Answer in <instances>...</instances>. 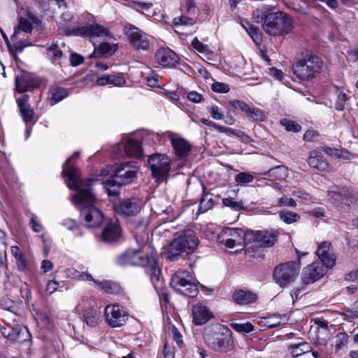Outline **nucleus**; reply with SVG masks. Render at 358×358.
Listing matches in <instances>:
<instances>
[{
    "mask_svg": "<svg viewBox=\"0 0 358 358\" xmlns=\"http://www.w3.org/2000/svg\"><path fill=\"white\" fill-rule=\"evenodd\" d=\"M213 92L219 93H227L229 91V85L227 83L215 82L211 85Z\"/></svg>",
    "mask_w": 358,
    "mask_h": 358,
    "instance_id": "55",
    "label": "nucleus"
},
{
    "mask_svg": "<svg viewBox=\"0 0 358 358\" xmlns=\"http://www.w3.org/2000/svg\"><path fill=\"white\" fill-rule=\"evenodd\" d=\"M278 233L276 230L250 231H248L245 239L252 243H257L260 246L271 247L276 242Z\"/></svg>",
    "mask_w": 358,
    "mask_h": 358,
    "instance_id": "15",
    "label": "nucleus"
},
{
    "mask_svg": "<svg viewBox=\"0 0 358 358\" xmlns=\"http://www.w3.org/2000/svg\"><path fill=\"white\" fill-rule=\"evenodd\" d=\"M29 96L23 94L16 99V103L23 122L26 124L33 121L34 110L29 103Z\"/></svg>",
    "mask_w": 358,
    "mask_h": 358,
    "instance_id": "25",
    "label": "nucleus"
},
{
    "mask_svg": "<svg viewBox=\"0 0 358 358\" xmlns=\"http://www.w3.org/2000/svg\"><path fill=\"white\" fill-rule=\"evenodd\" d=\"M171 287L178 293L187 297H194L199 289L191 273L187 270H178L172 275Z\"/></svg>",
    "mask_w": 358,
    "mask_h": 358,
    "instance_id": "9",
    "label": "nucleus"
},
{
    "mask_svg": "<svg viewBox=\"0 0 358 358\" xmlns=\"http://www.w3.org/2000/svg\"><path fill=\"white\" fill-rule=\"evenodd\" d=\"M187 98L194 103H200L202 101V95L195 91L190 92L187 95Z\"/></svg>",
    "mask_w": 358,
    "mask_h": 358,
    "instance_id": "63",
    "label": "nucleus"
},
{
    "mask_svg": "<svg viewBox=\"0 0 358 358\" xmlns=\"http://www.w3.org/2000/svg\"><path fill=\"white\" fill-rule=\"evenodd\" d=\"M281 323V317L279 315H273L262 317L259 321L261 328L271 329L279 326Z\"/></svg>",
    "mask_w": 358,
    "mask_h": 358,
    "instance_id": "34",
    "label": "nucleus"
},
{
    "mask_svg": "<svg viewBox=\"0 0 358 358\" xmlns=\"http://www.w3.org/2000/svg\"><path fill=\"white\" fill-rule=\"evenodd\" d=\"M15 90L20 94L31 92L38 88L41 84L40 80L33 73L21 71L15 76Z\"/></svg>",
    "mask_w": 358,
    "mask_h": 358,
    "instance_id": "16",
    "label": "nucleus"
},
{
    "mask_svg": "<svg viewBox=\"0 0 358 358\" xmlns=\"http://www.w3.org/2000/svg\"><path fill=\"white\" fill-rule=\"evenodd\" d=\"M67 96L66 90L58 86H51L48 92V100L51 105H54L62 100H63Z\"/></svg>",
    "mask_w": 358,
    "mask_h": 358,
    "instance_id": "31",
    "label": "nucleus"
},
{
    "mask_svg": "<svg viewBox=\"0 0 358 358\" xmlns=\"http://www.w3.org/2000/svg\"><path fill=\"white\" fill-rule=\"evenodd\" d=\"M231 327L236 331L243 334H248L254 330L253 325L250 322L243 324L233 323Z\"/></svg>",
    "mask_w": 358,
    "mask_h": 358,
    "instance_id": "44",
    "label": "nucleus"
},
{
    "mask_svg": "<svg viewBox=\"0 0 358 358\" xmlns=\"http://www.w3.org/2000/svg\"><path fill=\"white\" fill-rule=\"evenodd\" d=\"M193 322L196 325L206 324L212 317L210 310L201 303H196L192 307Z\"/></svg>",
    "mask_w": 358,
    "mask_h": 358,
    "instance_id": "27",
    "label": "nucleus"
},
{
    "mask_svg": "<svg viewBox=\"0 0 358 358\" xmlns=\"http://www.w3.org/2000/svg\"><path fill=\"white\" fill-rule=\"evenodd\" d=\"M229 104L231 106L234 108L235 109L240 110L246 113L247 110H249V105L245 102L241 101L234 99L229 101Z\"/></svg>",
    "mask_w": 358,
    "mask_h": 358,
    "instance_id": "56",
    "label": "nucleus"
},
{
    "mask_svg": "<svg viewBox=\"0 0 358 358\" xmlns=\"http://www.w3.org/2000/svg\"><path fill=\"white\" fill-rule=\"evenodd\" d=\"M300 268L299 265L289 262L278 265L273 273L274 281L281 287L291 285L298 276Z\"/></svg>",
    "mask_w": 358,
    "mask_h": 358,
    "instance_id": "10",
    "label": "nucleus"
},
{
    "mask_svg": "<svg viewBox=\"0 0 358 358\" xmlns=\"http://www.w3.org/2000/svg\"><path fill=\"white\" fill-rule=\"evenodd\" d=\"M16 265L19 271H23L27 267V260L23 255L15 258Z\"/></svg>",
    "mask_w": 358,
    "mask_h": 358,
    "instance_id": "62",
    "label": "nucleus"
},
{
    "mask_svg": "<svg viewBox=\"0 0 358 358\" xmlns=\"http://www.w3.org/2000/svg\"><path fill=\"white\" fill-rule=\"evenodd\" d=\"M321 262H315L306 266L303 272L302 280L306 285L314 282L325 274L327 267Z\"/></svg>",
    "mask_w": 358,
    "mask_h": 358,
    "instance_id": "19",
    "label": "nucleus"
},
{
    "mask_svg": "<svg viewBox=\"0 0 358 358\" xmlns=\"http://www.w3.org/2000/svg\"><path fill=\"white\" fill-rule=\"evenodd\" d=\"M343 315L347 320H352L358 317V310L346 308L343 310Z\"/></svg>",
    "mask_w": 358,
    "mask_h": 358,
    "instance_id": "60",
    "label": "nucleus"
},
{
    "mask_svg": "<svg viewBox=\"0 0 358 358\" xmlns=\"http://www.w3.org/2000/svg\"><path fill=\"white\" fill-rule=\"evenodd\" d=\"M125 83V78L122 73L110 74V85L120 87L124 85Z\"/></svg>",
    "mask_w": 358,
    "mask_h": 358,
    "instance_id": "52",
    "label": "nucleus"
},
{
    "mask_svg": "<svg viewBox=\"0 0 358 358\" xmlns=\"http://www.w3.org/2000/svg\"><path fill=\"white\" fill-rule=\"evenodd\" d=\"M76 36H87L94 45V52L90 55V58L95 57H108L113 55L117 50V44L110 43L108 42H102L99 45H96L95 39L96 38H104L110 36V31L105 27L98 24H91L85 27L78 28L73 31Z\"/></svg>",
    "mask_w": 358,
    "mask_h": 358,
    "instance_id": "3",
    "label": "nucleus"
},
{
    "mask_svg": "<svg viewBox=\"0 0 358 358\" xmlns=\"http://www.w3.org/2000/svg\"><path fill=\"white\" fill-rule=\"evenodd\" d=\"M245 113L255 122H262L265 118L263 110L257 108L250 107V106L249 110H247Z\"/></svg>",
    "mask_w": 358,
    "mask_h": 358,
    "instance_id": "40",
    "label": "nucleus"
},
{
    "mask_svg": "<svg viewBox=\"0 0 358 358\" xmlns=\"http://www.w3.org/2000/svg\"><path fill=\"white\" fill-rule=\"evenodd\" d=\"M248 231L244 232L241 229L226 228L222 230V236L231 239H236L238 241L243 243L245 245H248L249 241H246L245 237Z\"/></svg>",
    "mask_w": 358,
    "mask_h": 358,
    "instance_id": "30",
    "label": "nucleus"
},
{
    "mask_svg": "<svg viewBox=\"0 0 358 358\" xmlns=\"http://www.w3.org/2000/svg\"><path fill=\"white\" fill-rule=\"evenodd\" d=\"M307 162L311 167L320 171H328L331 168L330 164L318 150H313L310 152Z\"/></svg>",
    "mask_w": 358,
    "mask_h": 358,
    "instance_id": "29",
    "label": "nucleus"
},
{
    "mask_svg": "<svg viewBox=\"0 0 358 358\" xmlns=\"http://www.w3.org/2000/svg\"><path fill=\"white\" fill-rule=\"evenodd\" d=\"M276 205L278 206H288L294 208L296 206V203L293 199L289 198L286 195H283L278 200Z\"/></svg>",
    "mask_w": 358,
    "mask_h": 358,
    "instance_id": "54",
    "label": "nucleus"
},
{
    "mask_svg": "<svg viewBox=\"0 0 358 358\" xmlns=\"http://www.w3.org/2000/svg\"><path fill=\"white\" fill-rule=\"evenodd\" d=\"M116 263L120 266H138L145 267L146 273L155 289L160 288L163 282L161 280V271L157 262L156 255L153 251L149 255H143L142 251L127 249L116 258Z\"/></svg>",
    "mask_w": 358,
    "mask_h": 358,
    "instance_id": "2",
    "label": "nucleus"
},
{
    "mask_svg": "<svg viewBox=\"0 0 358 358\" xmlns=\"http://www.w3.org/2000/svg\"><path fill=\"white\" fill-rule=\"evenodd\" d=\"M222 242L224 243V245L229 248H233L236 245H241L243 243L238 241L236 239H231L227 237H223Z\"/></svg>",
    "mask_w": 358,
    "mask_h": 358,
    "instance_id": "59",
    "label": "nucleus"
},
{
    "mask_svg": "<svg viewBox=\"0 0 358 358\" xmlns=\"http://www.w3.org/2000/svg\"><path fill=\"white\" fill-rule=\"evenodd\" d=\"M173 24L177 26H192L195 23L194 19L184 15H180L173 18Z\"/></svg>",
    "mask_w": 358,
    "mask_h": 358,
    "instance_id": "41",
    "label": "nucleus"
},
{
    "mask_svg": "<svg viewBox=\"0 0 358 358\" xmlns=\"http://www.w3.org/2000/svg\"><path fill=\"white\" fill-rule=\"evenodd\" d=\"M212 207V198H208V196L206 195L201 199L198 210L200 213H203L208 210L210 209Z\"/></svg>",
    "mask_w": 358,
    "mask_h": 358,
    "instance_id": "48",
    "label": "nucleus"
},
{
    "mask_svg": "<svg viewBox=\"0 0 358 358\" xmlns=\"http://www.w3.org/2000/svg\"><path fill=\"white\" fill-rule=\"evenodd\" d=\"M129 6L138 12L144 13L145 11H148L152 8V3L150 2L132 1L130 2Z\"/></svg>",
    "mask_w": 358,
    "mask_h": 358,
    "instance_id": "42",
    "label": "nucleus"
},
{
    "mask_svg": "<svg viewBox=\"0 0 358 358\" xmlns=\"http://www.w3.org/2000/svg\"><path fill=\"white\" fill-rule=\"evenodd\" d=\"M76 152L71 157L67 159L63 164V175L66 178V182L69 189L76 191L71 201L78 209L80 210L88 227H99L103 221L102 212L94 204L96 196L92 188V179L81 180L80 171L75 167L67 169L70 160L78 156Z\"/></svg>",
    "mask_w": 358,
    "mask_h": 358,
    "instance_id": "1",
    "label": "nucleus"
},
{
    "mask_svg": "<svg viewBox=\"0 0 358 358\" xmlns=\"http://www.w3.org/2000/svg\"><path fill=\"white\" fill-rule=\"evenodd\" d=\"M316 253L325 267L331 268L335 265L336 257L330 243L324 241L320 243Z\"/></svg>",
    "mask_w": 358,
    "mask_h": 358,
    "instance_id": "24",
    "label": "nucleus"
},
{
    "mask_svg": "<svg viewBox=\"0 0 358 358\" xmlns=\"http://www.w3.org/2000/svg\"><path fill=\"white\" fill-rule=\"evenodd\" d=\"M139 166L135 162L120 164L110 178L102 182L108 196H116L123 185L130 184L136 178Z\"/></svg>",
    "mask_w": 358,
    "mask_h": 358,
    "instance_id": "4",
    "label": "nucleus"
},
{
    "mask_svg": "<svg viewBox=\"0 0 358 358\" xmlns=\"http://www.w3.org/2000/svg\"><path fill=\"white\" fill-rule=\"evenodd\" d=\"M91 306V303H89ZM83 311V317L85 322L90 327H95L99 320L100 311L97 308L90 306Z\"/></svg>",
    "mask_w": 358,
    "mask_h": 358,
    "instance_id": "32",
    "label": "nucleus"
},
{
    "mask_svg": "<svg viewBox=\"0 0 358 358\" xmlns=\"http://www.w3.org/2000/svg\"><path fill=\"white\" fill-rule=\"evenodd\" d=\"M233 299L239 304H246L254 301L256 296L255 294L251 292L238 290L234 293Z\"/></svg>",
    "mask_w": 358,
    "mask_h": 358,
    "instance_id": "33",
    "label": "nucleus"
},
{
    "mask_svg": "<svg viewBox=\"0 0 358 358\" xmlns=\"http://www.w3.org/2000/svg\"><path fill=\"white\" fill-rule=\"evenodd\" d=\"M138 230V232L135 233L134 238L136 239V243L139 247L137 250H140V251H141V249L147 243V241L148 240V234L147 232H145L144 227H140Z\"/></svg>",
    "mask_w": 358,
    "mask_h": 358,
    "instance_id": "39",
    "label": "nucleus"
},
{
    "mask_svg": "<svg viewBox=\"0 0 358 358\" xmlns=\"http://www.w3.org/2000/svg\"><path fill=\"white\" fill-rule=\"evenodd\" d=\"M328 196L335 206H349L352 202V192L345 187L332 186L328 191Z\"/></svg>",
    "mask_w": 358,
    "mask_h": 358,
    "instance_id": "18",
    "label": "nucleus"
},
{
    "mask_svg": "<svg viewBox=\"0 0 358 358\" xmlns=\"http://www.w3.org/2000/svg\"><path fill=\"white\" fill-rule=\"evenodd\" d=\"M348 336L345 332L338 333L336 336L335 348L339 350L342 347L348 343Z\"/></svg>",
    "mask_w": 358,
    "mask_h": 358,
    "instance_id": "49",
    "label": "nucleus"
},
{
    "mask_svg": "<svg viewBox=\"0 0 358 358\" xmlns=\"http://www.w3.org/2000/svg\"><path fill=\"white\" fill-rule=\"evenodd\" d=\"M124 33L134 50H146L150 47V39L148 35L138 27L127 24L124 27Z\"/></svg>",
    "mask_w": 358,
    "mask_h": 358,
    "instance_id": "14",
    "label": "nucleus"
},
{
    "mask_svg": "<svg viewBox=\"0 0 358 358\" xmlns=\"http://www.w3.org/2000/svg\"><path fill=\"white\" fill-rule=\"evenodd\" d=\"M192 46L196 51L201 53H208L212 52L210 50V48L208 45L202 43L201 41L198 40L197 38H194L192 41Z\"/></svg>",
    "mask_w": 358,
    "mask_h": 358,
    "instance_id": "50",
    "label": "nucleus"
},
{
    "mask_svg": "<svg viewBox=\"0 0 358 358\" xmlns=\"http://www.w3.org/2000/svg\"><path fill=\"white\" fill-rule=\"evenodd\" d=\"M231 331L227 327L215 324L207 327L203 333V338L209 348L220 352L232 350L234 342Z\"/></svg>",
    "mask_w": 358,
    "mask_h": 358,
    "instance_id": "5",
    "label": "nucleus"
},
{
    "mask_svg": "<svg viewBox=\"0 0 358 358\" xmlns=\"http://www.w3.org/2000/svg\"><path fill=\"white\" fill-rule=\"evenodd\" d=\"M322 64L318 56L306 52L302 54V59L293 64L292 71L300 80H308L321 71Z\"/></svg>",
    "mask_w": 358,
    "mask_h": 358,
    "instance_id": "7",
    "label": "nucleus"
},
{
    "mask_svg": "<svg viewBox=\"0 0 358 358\" xmlns=\"http://www.w3.org/2000/svg\"><path fill=\"white\" fill-rule=\"evenodd\" d=\"M345 280L349 281H356L358 280V268L352 270L345 275Z\"/></svg>",
    "mask_w": 358,
    "mask_h": 358,
    "instance_id": "64",
    "label": "nucleus"
},
{
    "mask_svg": "<svg viewBox=\"0 0 358 358\" xmlns=\"http://www.w3.org/2000/svg\"><path fill=\"white\" fill-rule=\"evenodd\" d=\"M208 111L213 119L216 120H220L223 119L224 115L219 111V108L217 106H213L208 108Z\"/></svg>",
    "mask_w": 358,
    "mask_h": 358,
    "instance_id": "58",
    "label": "nucleus"
},
{
    "mask_svg": "<svg viewBox=\"0 0 358 358\" xmlns=\"http://www.w3.org/2000/svg\"><path fill=\"white\" fill-rule=\"evenodd\" d=\"M104 314L107 324L113 328L124 326L129 317V314L126 309L119 304H109L106 306Z\"/></svg>",
    "mask_w": 358,
    "mask_h": 358,
    "instance_id": "13",
    "label": "nucleus"
},
{
    "mask_svg": "<svg viewBox=\"0 0 358 358\" xmlns=\"http://www.w3.org/2000/svg\"><path fill=\"white\" fill-rule=\"evenodd\" d=\"M69 272L72 274V275H74V274H77L75 275V277L78 279V280H89V281H92L94 283V281H96L93 277L92 276L91 274L87 273V272H78L76 270L72 268V269H69Z\"/></svg>",
    "mask_w": 358,
    "mask_h": 358,
    "instance_id": "53",
    "label": "nucleus"
},
{
    "mask_svg": "<svg viewBox=\"0 0 358 358\" xmlns=\"http://www.w3.org/2000/svg\"><path fill=\"white\" fill-rule=\"evenodd\" d=\"M43 9L48 10L54 5H57L59 8L64 6L63 0H37Z\"/></svg>",
    "mask_w": 358,
    "mask_h": 358,
    "instance_id": "47",
    "label": "nucleus"
},
{
    "mask_svg": "<svg viewBox=\"0 0 358 358\" xmlns=\"http://www.w3.org/2000/svg\"><path fill=\"white\" fill-rule=\"evenodd\" d=\"M255 177L248 172H241L235 176V181L238 184H248L253 182Z\"/></svg>",
    "mask_w": 358,
    "mask_h": 358,
    "instance_id": "45",
    "label": "nucleus"
},
{
    "mask_svg": "<svg viewBox=\"0 0 358 358\" xmlns=\"http://www.w3.org/2000/svg\"><path fill=\"white\" fill-rule=\"evenodd\" d=\"M168 136L171 139L176 155L180 159L187 157L191 150L190 144L178 134L169 132Z\"/></svg>",
    "mask_w": 358,
    "mask_h": 358,
    "instance_id": "21",
    "label": "nucleus"
},
{
    "mask_svg": "<svg viewBox=\"0 0 358 358\" xmlns=\"http://www.w3.org/2000/svg\"><path fill=\"white\" fill-rule=\"evenodd\" d=\"M32 24L31 23L24 17H20L19 19V22L17 27H15L14 33L11 36L12 40H15L17 38V36L20 34V31H24L26 33H31L32 31Z\"/></svg>",
    "mask_w": 358,
    "mask_h": 358,
    "instance_id": "35",
    "label": "nucleus"
},
{
    "mask_svg": "<svg viewBox=\"0 0 358 358\" xmlns=\"http://www.w3.org/2000/svg\"><path fill=\"white\" fill-rule=\"evenodd\" d=\"M288 351L293 357H299L301 355H306L309 357L310 352H311V356L314 358L318 357V353L317 352H312L310 345L302 338H298L295 342L291 343Z\"/></svg>",
    "mask_w": 358,
    "mask_h": 358,
    "instance_id": "23",
    "label": "nucleus"
},
{
    "mask_svg": "<svg viewBox=\"0 0 358 358\" xmlns=\"http://www.w3.org/2000/svg\"><path fill=\"white\" fill-rule=\"evenodd\" d=\"M267 16L268 15H265V13H264L262 10L257 8L253 11L252 13V19L256 23H261L264 20L265 22Z\"/></svg>",
    "mask_w": 358,
    "mask_h": 358,
    "instance_id": "57",
    "label": "nucleus"
},
{
    "mask_svg": "<svg viewBox=\"0 0 358 358\" xmlns=\"http://www.w3.org/2000/svg\"><path fill=\"white\" fill-rule=\"evenodd\" d=\"M279 217L287 224L297 222L300 219V215L294 212L287 210H282L279 212Z\"/></svg>",
    "mask_w": 358,
    "mask_h": 358,
    "instance_id": "37",
    "label": "nucleus"
},
{
    "mask_svg": "<svg viewBox=\"0 0 358 358\" xmlns=\"http://www.w3.org/2000/svg\"><path fill=\"white\" fill-rule=\"evenodd\" d=\"M2 336L12 342L24 343L29 341L31 334L27 328L17 323H6L0 328Z\"/></svg>",
    "mask_w": 358,
    "mask_h": 358,
    "instance_id": "12",
    "label": "nucleus"
},
{
    "mask_svg": "<svg viewBox=\"0 0 358 358\" xmlns=\"http://www.w3.org/2000/svg\"><path fill=\"white\" fill-rule=\"evenodd\" d=\"M148 162L157 182H162L167 179L171 169V162L166 155H152L149 157Z\"/></svg>",
    "mask_w": 358,
    "mask_h": 358,
    "instance_id": "11",
    "label": "nucleus"
},
{
    "mask_svg": "<svg viewBox=\"0 0 358 358\" xmlns=\"http://www.w3.org/2000/svg\"><path fill=\"white\" fill-rule=\"evenodd\" d=\"M280 124L287 131L298 132L301 129V125L297 122L286 119L280 120Z\"/></svg>",
    "mask_w": 358,
    "mask_h": 358,
    "instance_id": "46",
    "label": "nucleus"
},
{
    "mask_svg": "<svg viewBox=\"0 0 358 358\" xmlns=\"http://www.w3.org/2000/svg\"><path fill=\"white\" fill-rule=\"evenodd\" d=\"M308 285L303 283L301 286H297L293 288L290 292L291 297L292 299L293 304L294 302L298 300L299 296H303L306 294V289Z\"/></svg>",
    "mask_w": 358,
    "mask_h": 358,
    "instance_id": "43",
    "label": "nucleus"
},
{
    "mask_svg": "<svg viewBox=\"0 0 358 358\" xmlns=\"http://www.w3.org/2000/svg\"><path fill=\"white\" fill-rule=\"evenodd\" d=\"M125 154L129 157L140 159L143 157V150L141 143L131 136L122 141Z\"/></svg>",
    "mask_w": 358,
    "mask_h": 358,
    "instance_id": "26",
    "label": "nucleus"
},
{
    "mask_svg": "<svg viewBox=\"0 0 358 358\" xmlns=\"http://www.w3.org/2000/svg\"><path fill=\"white\" fill-rule=\"evenodd\" d=\"M267 174L276 180H285L288 176V169L285 166H278L269 169Z\"/></svg>",
    "mask_w": 358,
    "mask_h": 358,
    "instance_id": "36",
    "label": "nucleus"
},
{
    "mask_svg": "<svg viewBox=\"0 0 358 358\" xmlns=\"http://www.w3.org/2000/svg\"><path fill=\"white\" fill-rule=\"evenodd\" d=\"M70 62L72 66H78L83 62V57L76 53H71Z\"/></svg>",
    "mask_w": 358,
    "mask_h": 358,
    "instance_id": "61",
    "label": "nucleus"
},
{
    "mask_svg": "<svg viewBox=\"0 0 358 358\" xmlns=\"http://www.w3.org/2000/svg\"><path fill=\"white\" fill-rule=\"evenodd\" d=\"M199 243V238L194 231L185 230L167 247L166 258L170 261H176L180 256H187L195 251Z\"/></svg>",
    "mask_w": 358,
    "mask_h": 358,
    "instance_id": "6",
    "label": "nucleus"
},
{
    "mask_svg": "<svg viewBox=\"0 0 358 358\" xmlns=\"http://www.w3.org/2000/svg\"><path fill=\"white\" fill-rule=\"evenodd\" d=\"M70 52L69 48L64 43H52L47 48L48 57L54 64H60Z\"/></svg>",
    "mask_w": 358,
    "mask_h": 358,
    "instance_id": "22",
    "label": "nucleus"
},
{
    "mask_svg": "<svg viewBox=\"0 0 358 358\" xmlns=\"http://www.w3.org/2000/svg\"><path fill=\"white\" fill-rule=\"evenodd\" d=\"M155 62L163 67H174L178 62V55L170 48H160L155 55Z\"/></svg>",
    "mask_w": 358,
    "mask_h": 358,
    "instance_id": "20",
    "label": "nucleus"
},
{
    "mask_svg": "<svg viewBox=\"0 0 358 358\" xmlns=\"http://www.w3.org/2000/svg\"><path fill=\"white\" fill-rule=\"evenodd\" d=\"M94 284L108 294L116 293L120 289L119 286L116 283L108 280H103L101 282L94 281Z\"/></svg>",
    "mask_w": 358,
    "mask_h": 358,
    "instance_id": "38",
    "label": "nucleus"
},
{
    "mask_svg": "<svg viewBox=\"0 0 358 358\" xmlns=\"http://www.w3.org/2000/svg\"><path fill=\"white\" fill-rule=\"evenodd\" d=\"M292 28L291 18L283 12L270 13L263 24L264 31L272 36L287 34Z\"/></svg>",
    "mask_w": 358,
    "mask_h": 358,
    "instance_id": "8",
    "label": "nucleus"
},
{
    "mask_svg": "<svg viewBox=\"0 0 358 358\" xmlns=\"http://www.w3.org/2000/svg\"><path fill=\"white\" fill-rule=\"evenodd\" d=\"M143 206L142 201L136 197H131L120 201L113 206L115 213L124 217L136 215Z\"/></svg>",
    "mask_w": 358,
    "mask_h": 358,
    "instance_id": "17",
    "label": "nucleus"
},
{
    "mask_svg": "<svg viewBox=\"0 0 358 358\" xmlns=\"http://www.w3.org/2000/svg\"><path fill=\"white\" fill-rule=\"evenodd\" d=\"M222 203L225 206H228L236 210L243 209V205L241 202H238L234 200L233 198H224L222 199Z\"/></svg>",
    "mask_w": 358,
    "mask_h": 358,
    "instance_id": "51",
    "label": "nucleus"
},
{
    "mask_svg": "<svg viewBox=\"0 0 358 358\" xmlns=\"http://www.w3.org/2000/svg\"><path fill=\"white\" fill-rule=\"evenodd\" d=\"M121 235V229L117 221H110L105 227L102 232V239L104 242L113 243L117 241Z\"/></svg>",
    "mask_w": 358,
    "mask_h": 358,
    "instance_id": "28",
    "label": "nucleus"
}]
</instances>
